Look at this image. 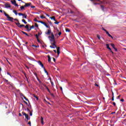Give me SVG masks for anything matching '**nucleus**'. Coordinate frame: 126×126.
<instances>
[{"mask_svg":"<svg viewBox=\"0 0 126 126\" xmlns=\"http://www.w3.org/2000/svg\"><path fill=\"white\" fill-rule=\"evenodd\" d=\"M56 41H53V43H51L52 45H50V47L52 49H56V48L57 50V54L59 56V55H60V54L61 53V51H60V47H57V45H56Z\"/></svg>","mask_w":126,"mask_h":126,"instance_id":"f257e3e1","label":"nucleus"},{"mask_svg":"<svg viewBox=\"0 0 126 126\" xmlns=\"http://www.w3.org/2000/svg\"><path fill=\"white\" fill-rule=\"evenodd\" d=\"M3 13L5 15V16H6L7 17V18L8 19L7 20L8 21H11V22H13V17H11L10 16H9V15L6 14V13H5V11H3Z\"/></svg>","mask_w":126,"mask_h":126,"instance_id":"f03ea898","label":"nucleus"},{"mask_svg":"<svg viewBox=\"0 0 126 126\" xmlns=\"http://www.w3.org/2000/svg\"><path fill=\"white\" fill-rule=\"evenodd\" d=\"M22 114L23 116H25L26 120H27V121H29V120H30V117H29V115H28V114H26L24 112H22Z\"/></svg>","mask_w":126,"mask_h":126,"instance_id":"7ed1b4c3","label":"nucleus"},{"mask_svg":"<svg viewBox=\"0 0 126 126\" xmlns=\"http://www.w3.org/2000/svg\"><path fill=\"white\" fill-rule=\"evenodd\" d=\"M49 38H50L51 41H52V42H55L56 40H55V35H54V33H51V36H49Z\"/></svg>","mask_w":126,"mask_h":126,"instance_id":"20e7f679","label":"nucleus"},{"mask_svg":"<svg viewBox=\"0 0 126 126\" xmlns=\"http://www.w3.org/2000/svg\"><path fill=\"white\" fill-rule=\"evenodd\" d=\"M18 15H19V16H22V18H25L26 19H27V15H25V14H23L22 13H19Z\"/></svg>","mask_w":126,"mask_h":126,"instance_id":"39448f33","label":"nucleus"},{"mask_svg":"<svg viewBox=\"0 0 126 126\" xmlns=\"http://www.w3.org/2000/svg\"><path fill=\"white\" fill-rule=\"evenodd\" d=\"M16 25L18 26V27H19L20 28H22V27H25V25H20V23L19 22L16 23V22H15Z\"/></svg>","mask_w":126,"mask_h":126,"instance_id":"423d86ee","label":"nucleus"},{"mask_svg":"<svg viewBox=\"0 0 126 126\" xmlns=\"http://www.w3.org/2000/svg\"><path fill=\"white\" fill-rule=\"evenodd\" d=\"M4 5H5V8H10V7H11V6H10V4L7 3H5Z\"/></svg>","mask_w":126,"mask_h":126,"instance_id":"0eeeda50","label":"nucleus"},{"mask_svg":"<svg viewBox=\"0 0 126 126\" xmlns=\"http://www.w3.org/2000/svg\"><path fill=\"white\" fill-rule=\"evenodd\" d=\"M106 45L107 49L109 50V51H111V52L113 53V51H112V49H111V48H110V45H109V44H106Z\"/></svg>","mask_w":126,"mask_h":126,"instance_id":"6e6552de","label":"nucleus"},{"mask_svg":"<svg viewBox=\"0 0 126 126\" xmlns=\"http://www.w3.org/2000/svg\"><path fill=\"white\" fill-rule=\"evenodd\" d=\"M32 4L31 2L25 3V7H28V6H30Z\"/></svg>","mask_w":126,"mask_h":126,"instance_id":"1a4fd4ad","label":"nucleus"},{"mask_svg":"<svg viewBox=\"0 0 126 126\" xmlns=\"http://www.w3.org/2000/svg\"><path fill=\"white\" fill-rule=\"evenodd\" d=\"M106 34L108 35V36H109V37H110L111 38H112V39H113L114 37H113V36H112L111 34H110V33H109V32L108 31H106V32H105Z\"/></svg>","mask_w":126,"mask_h":126,"instance_id":"9d476101","label":"nucleus"},{"mask_svg":"<svg viewBox=\"0 0 126 126\" xmlns=\"http://www.w3.org/2000/svg\"><path fill=\"white\" fill-rule=\"evenodd\" d=\"M40 122L41 124L44 125V118L42 117L40 118Z\"/></svg>","mask_w":126,"mask_h":126,"instance_id":"9b49d317","label":"nucleus"},{"mask_svg":"<svg viewBox=\"0 0 126 126\" xmlns=\"http://www.w3.org/2000/svg\"><path fill=\"white\" fill-rule=\"evenodd\" d=\"M52 31L50 30H48V32H45V34H46V35H50V34H51Z\"/></svg>","mask_w":126,"mask_h":126,"instance_id":"f8f14e48","label":"nucleus"},{"mask_svg":"<svg viewBox=\"0 0 126 126\" xmlns=\"http://www.w3.org/2000/svg\"><path fill=\"white\" fill-rule=\"evenodd\" d=\"M25 28L26 29H27V31H29V30H30V29H29V25H26V26H25Z\"/></svg>","mask_w":126,"mask_h":126,"instance_id":"ddd939ff","label":"nucleus"},{"mask_svg":"<svg viewBox=\"0 0 126 126\" xmlns=\"http://www.w3.org/2000/svg\"><path fill=\"white\" fill-rule=\"evenodd\" d=\"M50 19H52V20H54V21H57V20H56V17L55 16L50 17Z\"/></svg>","mask_w":126,"mask_h":126,"instance_id":"4468645a","label":"nucleus"},{"mask_svg":"<svg viewBox=\"0 0 126 126\" xmlns=\"http://www.w3.org/2000/svg\"><path fill=\"white\" fill-rule=\"evenodd\" d=\"M21 32H22V33H23V34H24L25 35H26L28 37H29V35L27 33H26V32H23V31H21Z\"/></svg>","mask_w":126,"mask_h":126,"instance_id":"2eb2a0df","label":"nucleus"},{"mask_svg":"<svg viewBox=\"0 0 126 126\" xmlns=\"http://www.w3.org/2000/svg\"><path fill=\"white\" fill-rule=\"evenodd\" d=\"M20 8H21V10H25V5L21 6Z\"/></svg>","mask_w":126,"mask_h":126,"instance_id":"dca6fc26","label":"nucleus"},{"mask_svg":"<svg viewBox=\"0 0 126 126\" xmlns=\"http://www.w3.org/2000/svg\"><path fill=\"white\" fill-rule=\"evenodd\" d=\"M47 57L48 58V63H51V57H50V55H48Z\"/></svg>","mask_w":126,"mask_h":126,"instance_id":"f3484780","label":"nucleus"},{"mask_svg":"<svg viewBox=\"0 0 126 126\" xmlns=\"http://www.w3.org/2000/svg\"><path fill=\"white\" fill-rule=\"evenodd\" d=\"M44 72L45 73H46L47 75H49V72H47V70H46V68H43Z\"/></svg>","mask_w":126,"mask_h":126,"instance_id":"a211bd4d","label":"nucleus"},{"mask_svg":"<svg viewBox=\"0 0 126 126\" xmlns=\"http://www.w3.org/2000/svg\"><path fill=\"white\" fill-rule=\"evenodd\" d=\"M32 96L34 97V98H36V100H39V98H38V96H36V95L33 94Z\"/></svg>","mask_w":126,"mask_h":126,"instance_id":"6ab92c4d","label":"nucleus"},{"mask_svg":"<svg viewBox=\"0 0 126 126\" xmlns=\"http://www.w3.org/2000/svg\"><path fill=\"white\" fill-rule=\"evenodd\" d=\"M11 3H12V4H14V5L16 3V1H15V0H13V1L11 0Z\"/></svg>","mask_w":126,"mask_h":126,"instance_id":"aec40b11","label":"nucleus"},{"mask_svg":"<svg viewBox=\"0 0 126 126\" xmlns=\"http://www.w3.org/2000/svg\"><path fill=\"white\" fill-rule=\"evenodd\" d=\"M29 109H30V110H31V109H32V106H31V104L30 103H29V104H28Z\"/></svg>","mask_w":126,"mask_h":126,"instance_id":"412c9836","label":"nucleus"},{"mask_svg":"<svg viewBox=\"0 0 126 126\" xmlns=\"http://www.w3.org/2000/svg\"><path fill=\"white\" fill-rule=\"evenodd\" d=\"M13 12L15 14V15H17L18 14L17 11L14 10H13Z\"/></svg>","mask_w":126,"mask_h":126,"instance_id":"4be33fe9","label":"nucleus"},{"mask_svg":"<svg viewBox=\"0 0 126 126\" xmlns=\"http://www.w3.org/2000/svg\"><path fill=\"white\" fill-rule=\"evenodd\" d=\"M45 88L47 89V91H48V92L49 93H51V91H50V90L49 89V88H48L46 86H45Z\"/></svg>","mask_w":126,"mask_h":126,"instance_id":"5701e85b","label":"nucleus"},{"mask_svg":"<svg viewBox=\"0 0 126 126\" xmlns=\"http://www.w3.org/2000/svg\"><path fill=\"white\" fill-rule=\"evenodd\" d=\"M33 28H34V26L33 25H32V26L30 27V30H29V31H31V30L33 29Z\"/></svg>","mask_w":126,"mask_h":126,"instance_id":"b1692460","label":"nucleus"},{"mask_svg":"<svg viewBox=\"0 0 126 126\" xmlns=\"http://www.w3.org/2000/svg\"><path fill=\"white\" fill-rule=\"evenodd\" d=\"M34 21H35V22H38L39 23H41V21H38V20H37V19H35L34 20Z\"/></svg>","mask_w":126,"mask_h":126,"instance_id":"393cba45","label":"nucleus"},{"mask_svg":"<svg viewBox=\"0 0 126 126\" xmlns=\"http://www.w3.org/2000/svg\"><path fill=\"white\" fill-rule=\"evenodd\" d=\"M22 22H23L25 24H27V22L24 19L22 20Z\"/></svg>","mask_w":126,"mask_h":126,"instance_id":"a878e982","label":"nucleus"},{"mask_svg":"<svg viewBox=\"0 0 126 126\" xmlns=\"http://www.w3.org/2000/svg\"><path fill=\"white\" fill-rule=\"evenodd\" d=\"M40 23H41V24H43V25H44V26H45V25L47 24L46 23H45L43 21H40Z\"/></svg>","mask_w":126,"mask_h":126,"instance_id":"bb28decb","label":"nucleus"},{"mask_svg":"<svg viewBox=\"0 0 126 126\" xmlns=\"http://www.w3.org/2000/svg\"><path fill=\"white\" fill-rule=\"evenodd\" d=\"M97 37L98 38V40H100L101 39V36H100V35L99 34H97Z\"/></svg>","mask_w":126,"mask_h":126,"instance_id":"cd10ccee","label":"nucleus"},{"mask_svg":"<svg viewBox=\"0 0 126 126\" xmlns=\"http://www.w3.org/2000/svg\"><path fill=\"white\" fill-rule=\"evenodd\" d=\"M24 99H25L26 101H28V102H29V100L25 96H24Z\"/></svg>","mask_w":126,"mask_h":126,"instance_id":"c85d7f7f","label":"nucleus"},{"mask_svg":"<svg viewBox=\"0 0 126 126\" xmlns=\"http://www.w3.org/2000/svg\"><path fill=\"white\" fill-rule=\"evenodd\" d=\"M40 65L42 67L43 69L45 68V67H44V64L43 63H40Z\"/></svg>","mask_w":126,"mask_h":126,"instance_id":"c756f323","label":"nucleus"},{"mask_svg":"<svg viewBox=\"0 0 126 126\" xmlns=\"http://www.w3.org/2000/svg\"><path fill=\"white\" fill-rule=\"evenodd\" d=\"M50 95H51L52 97H53V98H55V95H54V94H52L51 93H50Z\"/></svg>","mask_w":126,"mask_h":126,"instance_id":"7c9ffc66","label":"nucleus"},{"mask_svg":"<svg viewBox=\"0 0 126 126\" xmlns=\"http://www.w3.org/2000/svg\"><path fill=\"white\" fill-rule=\"evenodd\" d=\"M111 46L113 49H115L116 47H115V44H111Z\"/></svg>","mask_w":126,"mask_h":126,"instance_id":"2f4dec72","label":"nucleus"},{"mask_svg":"<svg viewBox=\"0 0 126 126\" xmlns=\"http://www.w3.org/2000/svg\"><path fill=\"white\" fill-rule=\"evenodd\" d=\"M34 27H36V28H38V24H37L36 23L34 24Z\"/></svg>","mask_w":126,"mask_h":126,"instance_id":"473e14b6","label":"nucleus"},{"mask_svg":"<svg viewBox=\"0 0 126 126\" xmlns=\"http://www.w3.org/2000/svg\"><path fill=\"white\" fill-rule=\"evenodd\" d=\"M100 7H101V8L102 9V10H103V11H104V6H103V5H100Z\"/></svg>","mask_w":126,"mask_h":126,"instance_id":"72a5a7b5","label":"nucleus"},{"mask_svg":"<svg viewBox=\"0 0 126 126\" xmlns=\"http://www.w3.org/2000/svg\"><path fill=\"white\" fill-rule=\"evenodd\" d=\"M66 32H70V30L68 29H66Z\"/></svg>","mask_w":126,"mask_h":126,"instance_id":"f704fd0d","label":"nucleus"},{"mask_svg":"<svg viewBox=\"0 0 126 126\" xmlns=\"http://www.w3.org/2000/svg\"><path fill=\"white\" fill-rule=\"evenodd\" d=\"M35 63H42V62H41V61H35Z\"/></svg>","mask_w":126,"mask_h":126,"instance_id":"c9c22d12","label":"nucleus"},{"mask_svg":"<svg viewBox=\"0 0 126 126\" xmlns=\"http://www.w3.org/2000/svg\"><path fill=\"white\" fill-rule=\"evenodd\" d=\"M13 20H14V21H17V23H18V22H19V21H18V20L17 19H14Z\"/></svg>","mask_w":126,"mask_h":126,"instance_id":"e433bc0d","label":"nucleus"},{"mask_svg":"<svg viewBox=\"0 0 126 126\" xmlns=\"http://www.w3.org/2000/svg\"><path fill=\"white\" fill-rule=\"evenodd\" d=\"M33 112V110H32V111L30 112V116H32V112Z\"/></svg>","mask_w":126,"mask_h":126,"instance_id":"4c0bfd02","label":"nucleus"},{"mask_svg":"<svg viewBox=\"0 0 126 126\" xmlns=\"http://www.w3.org/2000/svg\"><path fill=\"white\" fill-rule=\"evenodd\" d=\"M45 26L46 27V28H51L50 26H48L47 24Z\"/></svg>","mask_w":126,"mask_h":126,"instance_id":"58836bf2","label":"nucleus"},{"mask_svg":"<svg viewBox=\"0 0 126 126\" xmlns=\"http://www.w3.org/2000/svg\"><path fill=\"white\" fill-rule=\"evenodd\" d=\"M35 37L36 39H39V35H38V34H35Z\"/></svg>","mask_w":126,"mask_h":126,"instance_id":"ea45409f","label":"nucleus"},{"mask_svg":"<svg viewBox=\"0 0 126 126\" xmlns=\"http://www.w3.org/2000/svg\"><path fill=\"white\" fill-rule=\"evenodd\" d=\"M27 110L28 112H31V111L30 110V108H27Z\"/></svg>","mask_w":126,"mask_h":126,"instance_id":"a19ab883","label":"nucleus"},{"mask_svg":"<svg viewBox=\"0 0 126 126\" xmlns=\"http://www.w3.org/2000/svg\"><path fill=\"white\" fill-rule=\"evenodd\" d=\"M102 30H103V31H105V32H107V30H106V29H104V28H101Z\"/></svg>","mask_w":126,"mask_h":126,"instance_id":"79ce46f5","label":"nucleus"},{"mask_svg":"<svg viewBox=\"0 0 126 126\" xmlns=\"http://www.w3.org/2000/svg\"><path fill=\"white\" fill-rule=\"evenodd\" d=\"M40 18H42V19H43L44 18H46V17H44L43 16H41Z\"/></svg>","mask_w":126,"mask_h":126,"instance_id":"37998d69","label":"nucleus"},{"mask_svg":"<svg viewBox=\"0 0 126 126\" xmlns=\"http://www.w3.org/2000/svg\"><path fill=\"white\" fill-rule=\"evenodd\" d=\"M94 86H96V87H99V85L95 83V84H94Z\"/></svg>","mask_w":126,"mask_h":126,"instance_id":"c03bdc74","label":"nucleus"},{"mask_svg":"<svg viewBox=\"0 0 126 126\" xmlns=\"http://www.w3.org/2000/svg\"><path fill=\"white\" fill-rule=\"evenodd\" d=\"M7 74L8 75H9V76L11 77V75L10 74V73H9V72H7Z\"/></svg>","mask_w":126,"mask_h":126,"instance_id":"a18cd8bd","label":"nucleus"},{"mask_svg":"<svg viewBox=\"0 0 126 126\" xmlns=\"http://www.w3.org/2000/svg\"><path fill=\"white\" fill-rule=\"evenodd\" d=\"M3 80H4V81L6 82H8V80H6V79H3Z\"/></svg>","mask_w":126,"mask_h":126,"instance_id":"49530a36","label":"nucleus"},{"mask_svg":"<svg viewBox=\"0 0 126 126\" xmlns=\"http://www.w3.org/2000/svg\"><path fill=\"white\" fill-rule=\"evenodd\" d=\"M32 47H34L35 48H37V46L36 45H35L33 44L32 45Z\"/></svg>","mask_w":126,"mask_h":126,"instance_id":"de8ad7c7","label":"nucleus"},{"mask_svg":"<svg viewBox=\"0 0 126 126\" xmlns=\"http://www.w3.org/2000/svg\"><path fill=\"white\" fill-rule=\"evenodd\" d=\"M114 98H115V96H112V101H114Z\"/></svg>","mask_w":126,"mask_h":126,"instance_id":"09e8293b","label":"nucleus"},{"mask_svg":"<svg viewBox=\"0 0 126 126\" xmlns=\"http://www.w3.org/2000/svg\"><path fill=\"white\" fill-rule=\"evenodd\" d=\"M58 35H59V36H61V35H62V32H59Z\"/></svg>","mask_w":126,"mask_h":126,"instance_id":"8fccbe9b","label":"nucleus"},{"mask_svg":"<svg viewBox=\"0 0 126 126\" xmlns=\"http://www.w3.org/2000/svg\"><path fill=\"white\" fill-rule=\"evenodd\" d=\"M121 97V95H119L117 96V99H120V97Z\"/></svg>","mask_w":126,"mask_h":126,"instance_id":"3c124183","label":"nucleus"},{"mask_svg":"<svg viewBox=\"0 0 126 126\" xmlns=\"http://www.w3.org/2000/svg\"><path fill=\"white\" fill-rule=\"evenodd\" d=\"M24 103L26 104V105H28V103H27V102L24 101Z\"/></svg>","mask_w":126,"mask_h":126,"instance_id":"603ef678","label":"nucleus"},{"mask_svg":"<svg viewBox=\"0 0 126 126\" xmlns=\"http://www.w3.org/2000/svg\"><path fill=\"white\" fill-rule=\"evenodd\" d=\"M120 101H121V102H124V101H125V99H121V100H120Z\"/></svg>","mask_w":126,"mask_h":126,"instance_id":"864d4df0","label":"nucleus"},{"mask_svg":"<svg viewBox=\"0 0 126 126\" xmlns=\"http://www.w3.org/2000/svg\"><path fill=\"white\" fill-rule=\"evenodd\" d=\"M114 49L115 50V52H118V49L116 48V47Z\"/></svg>","mask_w":126,"mask_h":126,"instance_id":"5fc2aeb1","label":"nucleus"},{"mask_svg":"<svg viewBox=\"0 0 126 126\" xmlns=\"http://www.w3.org/2000/svg\"><path fill=\"white\" fill-rule=\"evenodd\" d=\"M113 105L115 106H116V102H113Z\"/></svg>","mask_w":126,"mask_h":126,"instance_id":"6e6d98bb","label":"nucleus"},{"mask_svg":"<svg viewBox=\"0 0 126 126\" xmlns=\"http://www.w3.org/2000/svg\"><path fill=\"white\" fill-rule=\"evenodd\" d=\"M55 24H59V23H60V22H55Z\"/></svg>","mask_w":126,"mask_h":126,"instance_id":"4d7b16f0","label":"nucleus"},{"mask_svg":"<svg viewBox=\"0 0 126 126\" xmlns=\"http://www.w3.org/2000/svg\"><path fill=\"white\" fill-rule=\"evenodd\" d=\"M19 117H22V114L21 113H19Z\"/></svg>","mask_w":126,"mask_h":126,"instance_id":"13d9d810","label":"nucleus"},{"mask_svg":"<svg viewBox=\"0 0 126 126\" xmlns=\"http://www.w3.org/2000/svg\"><path fill=\"white\" fill-rule=\"evenodd\" d=\"M36 40L38 43H40V40L39 39V38L36 39Z\"/></svg>","mask_w":126,"mask_h":126,"instance_id":"bf43d9fd","label":"nucleus"},{"mask_svg":"<svg viewBox=\"0 0 126 126\" xmlns=\"http://www.w3.org/2000/svg\"><path fill=\"white\" fill-rule=\"evenodd\" d=\"M21 96H22V97H24V94H21Z\"/></svg>","mask_w":126,"mask_h":126,"instance_id":"052dcab7","label":"nucleus"},{"mask_svg":"<svg viewBox=\"0 0 126 126\" xmlns=\"http://www.w3.org/2000/svg\"><path fill=\"white\" fill-rule=\"evenodd\" d=\"M112 97H115V96L114 95V92H113V91H112Z\"/></svg>","mask_w":126,"mask_h":126,"instance_id":"680f3d73","label":"nucleus"},{"mask_svg":"<svg viewBox=\"0 0 126 126\" xmlns=\"http://www.w3.org/2000/svg\"><path fill=\"white\" fill-rule=\"evenodd\" d=\"M31 8H35V6H31Z\"/></svg>","mask_w":126,"mask_h":126,"instance_id":"e2e57ef3","label":"nucleus"},{"mask_svg":"<svg viewBox=\"0 0 126 126\" xmlns=\"http://www.w3.org/2000/svg\"><path fill=\"white\" fill-rule=\"evenodd\" d=\"M14 5H15V6H18V4H16V3Z\"/></svg>","mask_w":126,"mask_h":126,"instance_id":"0e129e2a","label":"nucleus"},{"mask_svg":"<svg viewBox=\"0 0 126 126\" xmlns=\"http://www.w3.org/2000/svg\"><path fill=\"white\" fill-rule=\"evenodd\" d=\"M28 124V125H30V126H31V122H29Z\"/></svg>","mask_w":126,"mask_h":126,"instance_id":"69168bd1","label":"nucleus"},{"mask_svg":"<svg viewBox=\"0 0 126 126\" xmlns=\"http://www.w3.org/2000/svg\"><path fill=\"white\" fill-rule=\"evenodd\" d=\"M60 89H61V91H63V87H60Z\"/></svg>","mask_w":126,"mask_h":126,"instance_id":"338daca9","label":"nucleus"},{"mask_svg":"<svg viewBox=\"0 0 126 126\" xmlns=\"http://www.w3.org/2000/svg\"><path fill=\"white\" fill-rule=\"evenodd\" d=\"M53 61H54V63H56V59L53 58Z\"/></svg>","mask_w":126,"mask_h":126,"instance_id":"774afa93","label":"nucleus"}]
</instances>
